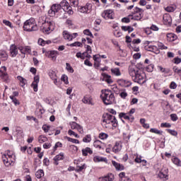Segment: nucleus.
<instances>
[{
	"mask_svg": "<svg viewBox=\"0 0 181 181\" xmlns=\"http://www.w3.org/2000/svg\"><path fill=\"white\" fill-rule=\"evenodd\" d=\"M129 74L132 77L134 83H138L139 84H145L146 83V75L145 73L138 68L135 64H131L129 66L128 69Z\"/></svg>",
	"mask_w": 181,
	"mask_h": 181,
	"instance_id": "obj_1",
	"label": "nucleus"
},
{
	"mask_svg": "<svg viewBox=\"0 0 181 181\" xmlns=\"http://www.w3.org/2000/svg\"><path fill=\"white\" fill-rule=\"evenodd\" d=\"M102 125L105 128H112V127L117 128L118 127V121L115 116L106 114L103 117Z\"/></svg>",
	"mask_w": 181,
	"mask_h": 181,
	"instance_id": "obj_2",
	"label": "nucleus"
},
{
	"mask_svg": "<svg viewBox=\"0 0 181 181\" xmlns=\"http://www.w3.org/2000/svg\"><path fill=\"white\" fill-rule=\"evenodd\" d=\"M100 98L105 105H111V104L115 103V96L112 90H102Z\"/></svg>",
	"mask_w": 181,
	"mask_h": 181,
	"instance_id": "obj_3",
	"label": "nucleus"
},
{
	"mask_svg": "<svg viewBox=\"0 0 181 181\" xmlns=\"http://www.w3.org/2000/svg\"><path fill=\"white\" fill-rule=\"evenodd\" d=\"M4 164L5 166L7 168L9 166H13V163H15L16 160V156H15V153L12 151L8 150L6 151L4 154L2 155L1 156Z\"/></svg>",
	"mask_w": 181,
	"mask_h": 181,
	"instance_id": "obj_4",
	"label": "nucleus"
},
{
	"mask_svg": "<svg viewBox=\"0 0 181 181\" xmlns=\"http://www.w3.org/2000/svg\"><path fill=\"white\" fill-rule=\"evenodd\" d=\"M54 28H56V24L54 21H45L40 26V30L45 35H49L54 30Z\"/></svg>",
	"mask_w": 181,
	"mask_h": 181,
	"instance_id": "obj_5",
	"label": "nucleus"
},
{
	"mask_svg": "<svg viewBox=\"0 0 181 181\" xmlns=\"http://www.w3.org/2000/svg\"><path fill=\"white\" fill-rule=\"evenodd\" d=\"M23 30L25 32H35L37 30V24H36V20L31 18L27 20L23 25Z\"/></svg>",
	"mask_w": 181,
	"mask_h": 181,
	"instance_id": "obj_6",
	"label": "nucleus"
},
{
	"mask_svg": "<svg viewBox=\"0 0 181 181\" xmlns=\"http://www.w3.org/2000/svg\"><path fill=\"white\" fill-rule=\"evenodd\" d=\"M144 16V9L139 7H135L132 14L129 16V18L134 19V21H141Z\"/></svg>",
	"mask_w": 181,
	"mask_h": 181,
	"instance_id": "obj_7",
	"label": "nucleus"
},
{
	"mask_svg": "<svg viewBox=\"0 0 181 181\" xmlns=\"http://www.w3.org/2000/svg\"><path fill=\"white\" fill-rule=\"evenodd\" d=\"M59 6L64 12H66L68 15H73V13H74L70 4H69V1L66 0H62L59 4Z\"/></svg>",
	"mask_w": 181,
	"mask_h": 181,
	"instance_id": "obj_8",
	"label": "nucleus"
},
{
	"mask_svg": "<svg viewBox=\"0 0 181 181\" xmlns=\"http://www.w3.org/2000/svg\"><path fill=\"white\" fill-rule=\"evenodd\" d=\"M158 177L164 181L169 180V170L166 167H163L158 174Z\"/></svg>",
	"mask_w": 181,
	"mask_h": 181,
	"instance_id": "obj_9",
	"label": "nucleus"
},
{
	"mask_svg": "<svg viewBox=\"0 0 181 181\" xmlns=\"http://www.w3.org/2000/svg\"><path fill=\"white\" fill-rule=\"evenodd\" d=\"M78 36V34L77 33H70L67 30H64L63 32V37L65 40H68V42H71L73 39H76Z\"/></svg>",
	"mask_w": 181,
	"mask_h": 181,
	"instance_id": "obj_10",
	"label": "nucleus"
},
{
	"mask_svg": "<svg viewBox=\"0 0 181 181\" xmlns=\"http://www.w3.org/2000/svg\"><path fill=\"white\" fill-rule=\"evenodd\" d=\"M101 16L106 21L108 19H114V11H112V9L105 10L101 13Z\"/></svg>",
	"mask_w": 181,
	"mask_h": 181,
	"instance_id": "obj_11",
	"label": "nucleus"
},
{
	"mask_svg": "<svg viewBox=\"0 0 181 181\" xmlns=\"http://www.w3.org/2000/svg\"><path fill=\"white\" fill-rule=\"evenodd\" d=\"M146 43L148 45L145 47L146 50H148V52H152L155 54H159V53H160V50L158 47L155 45H149V41H146Z\"/></svg>",
	"mask_w": 181,
	"mask_h": 181,
	"instance_id": "obj_12",
	"label": "nucleus"
},
{
	"mask_svg": "<svg viewBox=\"0 0 181 181\" xmlns=\"http://www.w3.org/2000/svg\"><path fill=\"white\" fill-rule=\"evenodd\" d=\"M69 125L71 129H77L79 134H84V129H83L82 126L78 124L76 122H70Z\"/></svg>",
	"mask_w": 181,
	"mask_h": 181,
	"instance_id": "obj_13",
	"label": "nucleus"
},
{
	"mask_svg": "<svg viewBox=\"0 0 181 181\" xmlns=\"http://www.w3.org/2000/svg\"><path fill=\"white\" fill-rule=\"evenodd\" d=\"M82 103H83V104H87L88 105H94V102H93V96L90 95H86L82 99Z\"/></svg>",
	"mask_w": 181,
	"mask_h": 181,
	"instance_id": "obj_14",
	"label": "nucleus"
},
{
	"mask_svg": "<svg viewBox=\"0 0 181 181\" xmlns=\"http://www.w3.org/2000/svg\"><path fill=\"white\" fill-rule=\"evenodd\" d=\"M119 118L124 122V119H126L127 121H130V122H133L134 118V117H130V115H129L128 113H124V112H120L119 114Z\"/></svg>",
	"mask_w": 181,
	"mask_h": 181,
	"instance_id": "obj_15",
	"label": "nucleus"
},
{
	"mask_svg": "<svg viewBox=\"0 0 181 181\" xmlns=\"http://www.w3.org/2000/svg\"><path fill=\"white\" fill-rule=\"evenodd\" d=\"M39 81H40V77H39V76H35L34 77V81L31 84V87L33 88V91H35V93H37Z\"/></svg>",
	"mask_w": 181,
	"mask_h": 181,
	"instance_id": "obj_16",
	"label": "nucleus"
},
{
	"mask_svg": "<svg viewBox=\"0 0 181 181\" xmlns=\"http://www.w3.org/2000/svg\"><path fill=\"white\" fill-rule=\"evenodd\" d=\"M117 83L122 87H131V86H132V82L127 79H122V78L118 79Z\"/></svg>",
	"mask_w": 181,
	"mask_h": 181,
	"instance_id": "obj_17",
	"label": "nucleus"
},
{
	"mask_svg": "<svg viewBox=\"0 0 181 181\" xmlns=\"http://www.w3.org/2000/svg\"><path fill=\"white\" fill-rule=\"evenodd\" d=\"M115 176L112 173H109L107 175L99 177V181H114Z\"/></svg>",
	"mask_w": 181,
	"mask_h": 181,
	"instance_id": "obj_18",
	"label": "nucleus"
},
{
	"mask_svg": "<svg viewBox=\"0 0 181 181\" xmlns=\"http://www.w3.org/2000/svg\"><path fill=\"white\" fill-rule=\"evenodd\" d=\"M163 22L164 25H172V17L169 13H165L163 16Z\"/></svg>",
	"mask_w": 181,
	"mask_h": 181,
	"instance_id": "obj_19",
	"label": "nucleus"
},
{
	"mask_svg": "<svg viewBox=\"0 0 181 181\" xmlns=\"http://www.w3.org/2000/svg\"><path fill=\"white\" fill-rule=\"evenodd\" d=\"M18 50H20L21 53L22 54H30V52H32V49H30V47L25 46V47H18Z\"/></svg>",
	"mask_w": 181,
	"mask_h": 181,
	"instance_id": "obj_20",
	"label": "nucleus"
},
{
	"mask_svg": "<svg viewBox=\"0 0 181 181\" xmlns=\"http://www.w3.org/2000/svg\"><path fill=\"white\" fill-rule=\"evenodd\" d=\"M18 47L15 45H11L10 47V54L11 57H16L18 56Z\"/></svg>",
	"mask_w": 181,
	"mask_h": 181,
	"instance_id": "obj_21",
	"label": "nucleus"
},
{
	"mask_svg": "<svg viewBox=\"0 0 181 181\" xmlns=\"http://www.w3.org/2000/svg\"><path fill=\"white\" fill-rule=\"evenodd\" d=\"M94 67L98 69L101 66V58L100 55H93Z\"/></svg>",
	"mask_w": 181,
	"mask_h": 181,
	"instance_id": "obj_22",
	"label": "nucleus"
},
{
	"mask_svg": "<svg viewBox=\"0 0 181 181\" xmlns=\"http://www.w3.org/2000/svg\"><path fill=\"white\" fill-rule=\"evenodd\" d=\"M45 54L52 60H56V59H57V54H59V52L57 51H48L45 53Z\"/></svg>",
	"mask_w": 181,
	"mask_h": 181,
	"instance_id": "obj_23",
	"label": "nucleus"
},
{
	"mask_svg": "<svg viewBox=\"0 0 181 181\" xmlns=\"http://www.w3.org/2000/svg\"><path fill=\"white\" fill-rule=\"evenodd\" d=\"M0 77L5 83L11 82V79L9 78L8 74L6 72L2 71V70H0Z\"/></svg>",
	"mask_w": 181,
	"mask_h": 181,
	"instance_id": "obj_24",
	"label": "nucleus"
},
{
	"mask_svg": "<svg viewBox=\"0 0 181 181\" xmlns=\"http://www.w3.org/2000/svg\"><path fill=\"white\" fill-rule=\"evenodd\" d=\"M177 39V35L175 33H168L167 34V40L168 42H175Z\"/></svg>",
	"mask_w": 181,
	"mask_h": 181,
	"instance_id": "obj_25",
	"label": "nucleus"
},
{
	"mask_svg": "<svg viewBox=\"0 0 181 181\" xmlns=\"http://www.w3.org/2000/svg\"><path fill=\"white\" fill-rule=\"evenodd\" d=\"M122 149V145L119 143H116L113 148H112V152L115 153H118Z\"/></svg>",
	"mask_w": 181,
	"mask_h": 181,
	"instance_id": "obj_26",
	"label": "nucleus"
},
{
	"mask_svg": "<svg viewBox=\"0 0 181 181\" xmlns=\"http://www.w3.org/2000/svg\"><path fill=\"white\" fill-rule=\"evenodd\" d=\"M112 165L115 166L116 170H124V166L122 164L117 163L115 160L112 161Z\"/></svg>",
	"mask_w": 181,
	"mask_h": 181,
	"instance_id": "obj_27",
	"label": "nucleus"
},
{
	"mask_svg": "<svg viewBox=\"0 0 181 181\" xmlns=\"http://www.w3.org/2000/svg\"><path fill=\"white\" fill-rule=\"evenodd\" d=\"M110 71L113 76H116V77H119L121 76V71L119 68H112Z\"/></svg>",
	"mask_w": 181,
	"mask_h": 181,
	"instance_id": "obj_28",
	"label": "nucleus"
},
{
	"mask_svg": "<svg viewBox=\"0 0 181 181\" xmlns=\"http://www.w3.org/2000/svg\"><path fill=\"white\" fill-rule=\"evenodd\" d=\"M107 158H103L101 156H95V157H93V161L95 163H98V162H107Z\"/></svg>",
	"mask_w": 181,
	"mask_h": 181,
	"instance_id": "obj_29",
	"label": "nucleus"
},
{
	"mask_svg": "<svg viewBox=\"0 0 181 181\" xmlns=\"http://www.w3.org/2000/svg\"><path fill=\"white\" fill-rule=\"evenodd\" d=\"M50 43H52L51 40H45L42 38H39L38 40V45L40 46H46V45H50Z\"/></svg>",
	"mask_w": 181,
	"mask_h": 181,
	"instance_id": "obj_30",
	"label": "nucleus"
},
{
	"mask_svg": "<svg viewBox=\"0 0 181 181\" xmlns=\"http://www.w3.org/2000/svg\"><path fill=\"white\" fill-rule=\"evenodd\" d=\"M17 79L20 81V86L21 87H25L27 83L26 79L21 76H17Z\"/></svg>",
	"mask_w": 181,
	"mask_h": 181,
	"instance_id": "obj_31",
	"label": "nucleus"
},
{
	"mask_svg": "<svg viewBox=\"0 0 181 181\" xmlns=\"http://www.w3.org/2000/svg\"><path fill=\"white\" fill-rule=\"evenodd\" d=\"M173 163H174V165H175V166H178L180 168H181V160L179 159V158L177 157H173L171 159Z\"/></svg>",
	"mask_w": 181,
	"mask_h": 181,
	"instance_id": "obj_32",
	"label": "nucleus"
},
{
	"mask_svg": "<svg viewBox=\"0 0 181 181\" xmlns=\"http://www.w3.org/2000/svg\"><path fill=\"white\" fill-rule=\"evenodd\" d=\"M0 57L4 62L8 60V54L4 50L0 51Z\"/></svg>",
	"mask_w": 181,
	"mask_h": 181,
	"instance_id": "obj_33",
	"label": "nucleus"
},
{
	"mask_svg": "<svg viewBox=\"0 0 181 181\" xmlns=\"http://www.w3.org/2000/svg\"><path fill=\"white\" fill-rule=\"evenodd\" d=\"M158 70H159V71H160L163 74H169V73H170V69L163 68V67H162V66H158Z\"/></svg>",
	"mask_w": 181,
	"mask_h": 181,
	"instance_id": "obj_34",
	"label": "nucleus"
},
{
	"mask_svg": "<svg viewBox=\"0 0 181 181\" xmlns=\"http://www.w3.org/2000/svg\"><path fill=\"white\" fill-rule=\"evenodd\" d=\"M93 146L98 149H103V142L100 140H96L93 142Z\"/></svg>",
	"mask_w": 181,
	"mask_h": 181,
	"instance_id": "obj_35",
	"label": "nucleus"
},
{
	"mask_svg": "<svg viewBox=\"0 0 181 181\" xmlns=\"http://www.w3.org/2000/svg\"><path fill=\"white\" fill-rule=\"evenodd\" d=\"M64 139H66L69 142H71L72 144H80L78 139H73L67 136H64Z\"/></svg>",
	"mask_w": 181,
	"mask_h": 181,
	"instance_id": "obj_36",
	"label": "nucleus"
},
{
	"mask_svg": "<svg viewBox=\"0 0 181 181\" xmlns=\"http://www.w3.org/2000/svg\"><path fill=\"white\" fill-rule=\"evenodd\" d=\"M102 76L104 77L105 81H107L108 84H111L112 83V79H111V76L105 73L102 74Z\"/></svg>",
	"mask_w": 181,
	"mask_h": 181,
	"instance_id": "obj_37",
	"label": "nucleus"
},
{
	"mask_svg": "<svg viewBox=\"0 0 181 181\" xmlns=\"http://www.w3.org/2000/svg\"><path fill=\"white\" fill-rule=\"evenodd\" d=\"M78 11L81 13H86V12H88V6H79Z\"/></svg>",
	"mask_w": 181,
	"mask_h": 181,
	"instance_id": "obj_38",
	"label": "nucleus"
},
{
	"mask_svg": "<svg viewBox=\"0 0 181 181\" xmlns=\"http://www.w3.org/2000/svg\"><path fill=\"white\" fill-rule=\"evenodd\" d=\"M122 30H124V32H128L129 33H131L132 32H134V28L132 26H122Z\"/></svg>",
	"mask_w": 181,
	"mask_h": 181,
	"instance_id": "obj_39",
	"label": "nucleus"
},
{
	"mask_svg": "<svg viewBox=\"0 0 181 181\" xmlns=\"http://www.w3.org/2000/svg\"><path fill=\"white\" fill-rule=\"evenodd\" d=\"M64 159V153L61 152L54 158V160H63Z\"/></svg>",
	"mask_w": 181,
	"mask_h": 181,
	"instance_id": "obj_40",
	"label": "nucleus"
},
{
	"mask_svg": "<svg viewBox=\"0 0 181 181\" xmlns=\"http://www.w3.org/2000/svg\"><path fill=\"white\" fill-rule=\"evenodd\" d=\"M43 176H45V172L43 171V170H38L35 173V177H37V179H40L41 177H43Z\"/></svg>",
	"mask_w": 181,
	"mask_h": 181,
	"instance_id": "obj_41",
	"label": "nucleus"
},
{
	"mask_svg": "<svg viewBox=\"0 0 181 181\" xmlns=\"http://www.w3.org/2000/svg\"><path fill=\"white\" fill-rule=\"evenodd\" d=\"M150 132H151L152 134H156L157 135H162L163 134V131L159 130L156 128H151L150 129Z\"/></svg>",
	"mask_w": 181,
	"mask_h": 181,
	"instance_id": "obj_42",
	"label": "nucleus"
},
{
	"mask_svg": "<svg viewBox=\"0 0 181 181\" xmlns=\"http://www.w3.org/2000/svg\"><path fill=\"white\" fill-rule=\"evenodd\" d=\"M67 46H70V47H83V43L81 42H75L70 45H67Z\"/></svg>",
	"mask_w": 181,
	"mask_h": 181,
	"instance_id": "obj_43",
	"label": "nucleus"
},
{
	"mask_svg": "<svg viewBox=\"0 0 181 181\" xmlns=\"http://www.w3.org/2000/svg\"><path fill=\"white\" fill-rule=\"evenodd\" d=\"M38 142L39 144H45V142H47V137H46L45 135H40L38 137Z\"/></svg>",
	"mask_w": 181,
	"mask_h": 181,
	"instance_id": "obj_44",
	"label": "nucleus"
},
{
	"mask_svg": "<svg viewBox=\"0 0 181 181\" xmlns=\"http://www.w3.org/2000/svg\"><path fill=\"white\" fill-rule=\"evenodd\" d=\"M51 8L54 11V12H55V13H57V12H59L60 11V9H62L60 7V4H53L51 6Z\"/></svg>",
	"mask_w": 181,
	"mask_h": 181,
	"instance_id": "obj_45",
	"label": "nucleus"
},
{
	"mask_svg": "<svg viewBox=\"0 0 181 181\" xmlns=\"http://www.w3.org/2000/svg\"><path fill=\"white\" fill-rule=\"evenodd\" d=\"M166 12H175L176 11V6H168L165 8Z\"/></svg>",
	"mask_w": 181,
	"mask_h": 181,
	"instance_id": "obj_46",
	"label": "nucleus"
},
{
	"mask_svg": "<svg viewBox=\"0 0 181 181\" xmlns=\"http://www.w3.org/2000/svg\"><path fill=\"white\" fill-rule=\"evenodd\" d=\"M83 142H85V144H90V142H91V134H88L83 137Z\"/></svg>",
	"mask_w": 181,
	"mask_h": 181,
	"instance_id": "obj_47",
	"label": "nucleus"
},
{
	"mask_svg": "<svg viewBox=\"0 0 181 181\" xmlns=\"http://www.w3.org/2000/svg\"><path fill=\"white\" fill-rule=\"evenodd\" d=\"M49 76L50 77L51 80H53L54 78H57V74H56V71H49Z\"/></svg>",
	"mask_w": 181,
	"mask_h": 181,
	"instance_id": "obj_48",
	"label": "nucleus"
},
{
	"mask_svg": "<svg viewBox=\"0 0 181 181\" xmlns=\"http://www.w3.org/2000/svg\"><path fill=\"white\" fill-rule=\"evenodd\" d=\"M87 166L86 165V164H83L82 165H78L76 166V172H83V170H84V169H86Z\"/></svg>",
	"mask_w": 181,
	"mask_h": 181,
	"instance_id": "obj_49",
	"label": "nucleus"
},
{
	"mask_svg": "<svg viewBox=\"0 0 181 181\" xmlns=\"http://www.w3.org/2000/svg\"><path fill=\"white\" fill-rule=\"evenodd\" d=\"M66 70L69 73H74V69H73V67L69 63H66Z\"/></svg>",
	"mask_w": 181,
	"mask_h": 181,
	"instance_id": "obj_50",
	"label": "nucleus"
},
{
	"mask_svg": "<svg viewBox=\"0 0 181 181\" xmlns=\"http://www.w3.org/2000/svg\"><path fill=\"white\" fill-rule=\"evenodd\" d=\"M166 131L168 134H170V135H173V136H177V132L175 130H173L170 129H167Z\"/></svg>",
	"mask_w": 181,
	"mask_h": 181,
	"instance_id": "obj_51",
	"label": "nucleus"
},
{
	"mask_svg": "<svg viewBox=\"0 0 181 181\" xmlns=\"http://www.w3.org/2000/svg\"><path fill=\"white\" fill-rule=\"evenodd\" d=\"M61 80L64 81V84H69V77L66 75H62L61 77Z\"/></svg>",
	"mask_w": 181,
	"mask_h": 181,
	"instance_id": "obj_52",
	"label": "nucleus"
},
{
	"mask_svg": "<svg viewBox=\"0 0 181 181\" xmlns=\"http://www.w3.org/2000/svg\"><path fill=\"white\" fill-rule=\"evenodd\" d=\"M3 23L6 25V26H8L9 28H11V29H13V25H12V23H11V21L8 20H4Z\"/></svg>",
	"mask_w": 181,
	"mask_h": 181,
	"instance_id": "obj_53",
	"label": "nucleus"
},
{
	"mask_svg": "<svg viewBox=\"0 0 181 181\" xmlns=\"http://www.w3.org/2000/svg\"><path fill=\"white\" fill-rule=\"evenodd\" d=\"M83 35H86V36H90V37L92 38L94 37V35H93V33L88 29L83 30Z\"/></svg>",
	"mask_w": 181,
	"mask_h": 181,
	"instance_id": "obj_54",
	"label": "nucleus"
},
{
	"mask_svg": "<svg viewBox=\"0 0 181 181\" xmlns=\"http://www.w3.org/2000/svg\"><path fill=\"white\" fill-rule=\"evenodd\" d=\"M42 129L44 131V132H45V134H47V132H49V131L50 130V126L47 124H44L42 125Z\"/></svg>",
	"mask_w": 181,
	"mask_h": 181,
	"instance_id": "obj_55",
	"label": "nucleus"
},
{
	"mask_svg": "<svg viewBox=\"0 0 181 181\" xmlns=\"http://www.w3.org/2000/svg\"><path fill=\"white\" fill-rule=\"evenodd\" d=\"M85 49H86V52L89 54H91V53H93V49H91V46L85 45Z\"/></svg>",
	"mask_w": 181,
	"mask_h": 181,
	"instance_id": "obj_56",
	"label": "nucleus"
},
{
	"mask_svg": "<svg viewBox=\"0 0 181 181\" xmlns=\"http://www.w3.org/2000/svg\"><path fill=\"white\" fill-rule=\"evenodd\" d=\"M57 148H63V144L60 141L57 142L54 146V151H57Z\"/></svg>",
	"mask_w": 181,
	"mask_h": 181,
	"instance_id": "obj_57",
	"label": "nucleus"
},
{
	"mask_svg": "<svg viewBox=\"0 0 181 181\" xmlns=\"http://www.w3.org/2000/svg\"><path fill=\"white\" fill-rule=\"evenodd\" d=\"M69 148L71 149L73 153H76V152L78 151V148L74 145L69 146Z\"/></svg>",
	"mask_w": 181,
	"mask_h": 181,
	"instance_id": "obj_58",
	"label": "nucleus"
},
{
	"mask_svg": "<svg viewBox=\"0 0 181 181\" xmlns=\"http://www.w3.org/2000/svg\"><path fill=\"white\" fill-rule=\"evenodd\" d=\"M170 127H172V124H170V123L165 122L160 124L161 128H170Z\"/></svg>",
	"mask_w": 181,
	"mask_h": 181,
	"instance_id": "obj_59",
	"label": "nucleus"
},
{
	"mask_svg": "<svg viewBox=\"0 0 181 181\" xmlns=\"http://www.w3.org/2000/svg\"><path fill=\"white\" fill-rule=\"evenodd\" d=\"M158 46L161 50H166L168 49V47L165 46V45L161 42H158Z\"/></svg>",
	"mask_w": 181,
	"mask_h": 181,
	"instance_id": "obj_60",
	"label": "nucleus"
},
{
	"mask_svg": "<svg viewBox=\"0 0 181 181\" xmlns=\"http://www.w3.org/2000/svg\"><path fill=\"white\" fill-rule=\"evenodd\" d=\"M99 138L100 139H107V138H108V135L105 133H100L99 134Z\"/></svg>",
	"mask_w": 181,
	"mask_h": 181,
	"instance_id": "obj_61",
	"label": "nucleus"
},
{
	"mask_svg": "<svg viewBox=\"0 0 181 181\" xmlns=\"http://www.w3.org/2000/svg\"><path fill=\"white\" fill-rule=\"evenodd\" d=\"M153 64H150L147 67H146V71H148V73H151V71H153Z\"/></svg>",
	"mask_w": 181,
	"mask_h": 181,
	"instance_id": "obj_62",
	"label": "nucleus"
},
{
	"mask_svg": "<svg viewBox=\"0 0 181 181\" xmlns=\"http://www.w3.org/2000/svg\"><path fill=\"white\" fill-rule=\"evenodd\" d=\"M71 5L75 8L78 6V0H69Z\"/></svg>",
	"mask_w": 181,
	"mask_h": 181,
	"instance_id": "obj_63",
	"label": "nucleus"
},
{
	"mask_svg": "<svg viewBox=\"0 0 181 181\" xmlns=\"http://www.w3.org/2000/svg\"><path fill=\"white\" fill-rule=\"evenodd\" d=\"M170 119L171 121H176L177 119H178L179 118L177 117V115L176 114H171L170 115Z\"/></svg>",
	"mask_w": 181,
	"mask_h": 181,
	"instance_id": "obj_64",
	"label": "nucleus"
}]
</instances>
